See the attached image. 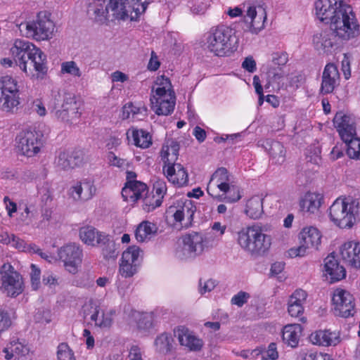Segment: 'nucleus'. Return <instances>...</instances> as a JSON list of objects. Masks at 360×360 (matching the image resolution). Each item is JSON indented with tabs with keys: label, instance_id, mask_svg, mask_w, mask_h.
Returning <instances> with one entry per match:
<instances>
[{
	"label": "nucleus",
	"instance_id": "1",
	"mask_svg": "<svg viewBox=\"0 0 360 360\" xmlns=\"http://www.w3.org/2000/svg\"><path fill=\"white\" fill-rule=\"evenodd\" d=\"M316 15L320 21L330 23L339 38L348 40L359 34V25L352 7L345 0H317Z\"/></svg>",
	"mask_w": 360,
	"mask_h": 360
},
{
	"label": "nucleus",
	"instance_id": "2",
	"mask_svg": "<svg viewBox=\"0 0 360 360\" xmlns=\"http://www.w3.org/2000/svg\"><path fill=\"white\" fill-rule=\"evenodd\" d=\"M15 63L27 75L43 79L48 71L46 54L32 43L17 39L11 48Z\"/></svg>",
	"mask_w": 360,
	"mask_h": 360
},
{
	"label": "nucleus",
	"instance_id": "3",
	"mask_svg": "<svg viewBox=\"0 0 360 360\" xmlns=\"http://www.w3.org/2000/svg\"><path fill=\"white\" fill-rule=\"evenodd\" d=\"M208 49L217 56H229L238 48L236 31L230 27L219 25L210 29L207 37Z\"/></svg>",
	"mask_w": 360,
	"mask_h": 360
},
{
	"label": "nucleus",
	"instance_id": "4",
	"mask_svg": "<svg viewBox=\"0 0 360 360\" xmlns=\"http://www.w3.org/2000/svg\"><path fill=\"white\" fill-rule=\"evenodd\" d=\"M359 202L352 196L337 198L329 208L331 221L341 229H350L356 222Z\"/></svg>",
	"mask_w": 360,
	"mask_h": 360
},
{
	"label": "nucleus",
	"instance_id": "5",
	"mask_svg": "<svg viewBox=\"0 0 360 360\" xmlns=\"http://www.w3.org/2000/svg\"><path fill=\"white\" fill-rule=\"evenodd\" d=\"M50 105L55 116L63 122L72 124L81 115V102L73 94L52 90Z\"/></svg>",
	"mask_w": 360,
	"mask_h": 360
},
{
	"label": "nucleus",
	"instance_id": "6",
	"mask_svg": "<svg viewBox=\"0 0 360 360\" xmlns=\"http://www.w3.org/2000/svg\"><path fill=\"white\" fill-rule=\"evenodd\" d=\"M240 246L252 254L264 253L271 246V237L262 233L259 226H251L238 233Z\"/></svg>",
	"mask_w": 360,
	"mask_h": 360
},
{
	"label": "nucleus",
	"instance_id": "7",
	"mask_svg": "<svg viewBox=\"0 0 360 360\" xmlns=\"http://www.w3.org/2000/svg\"><path fill=\"white\" fill-rule=\"evenodd\" d=\"M150 0H109L106 6L107 12H111L115 19L138 20L145 13Z\"/></svg>",
	"mask_w": 360,
	"mask_h": 360
},
{
	"label": "nucleus",
	"instance_id": "8",
	"mask_svg": "<svg viewBox=\"0 0 360 360\" xmlns=\"http://www.w3.org/2000/svg\"><path fill=\"white\" fill-rule=\"evenodd\" d=\"M20 33L26 37L33 38L37 41L47 40L51 37L54 25L45 16L37 15L35 20L17 24Z\"/></svg>",
	"mask_w": 360,
	"mask_h": 360
},
{
	"label": "nucleus",
	"instance_id": "9",
	"mask_svg": "<svg viewBox=\"0 0 360 360\" xmlns=\"http://www.w3.org/2000/svg\"><path fill=\"white\" fill-rule=\"evenodd\" d=\"M183 244L181 254L179 255L181 259L195 257L214 246L213 240L202 233L195 231H192L184 236Z\"/></svg>",
	"mask_w": 360,
	"mask_h": 360
},
{
	"label": "nucleus",
	"instance_id": "10",
	"mask_svg": "<svg viewBox=\"0 0 360 360\" xmlns=\"http://www.w3.org/2000/svg\"><path fill=\"white\" fill-rule=\"evenodd\" d=\"M19 89L17 82L6 75L0 79V108L6 112H14L18 110Z\"/></svg>",
	"mask_w": 360,
	"mask_h": 360
},
{
	"label": "nucleus",
	"instance_id": "11",
	"mask_svg": "<svg viewBox=\"0 0 360 360\" xmlns=\"http://www.w3.org/2000/svg\"><path fill=\"white\" fill-rule=\"evenodd\" d=\"M42 137L41 132L35 129L22 130L15 138L17 148L22 155L33 157L40 151Z\"/></svg>",
	"mask_w": 360,
	"mask_h": 360
},
{
	"label": "nucleus",
	"instance_id": "12",
	"mask_svg": "<svg viewBox=\"0 0 360 360\" xmlns=\"http://www.w3.org/2000/svg\"><path fill=\"white\" fill-rule=\"evenodd\" d=\"M2 287L8 296L16 297L23 291L22 278L9 263L0 268Z\"/></svg>",
	"mask_w": 360,
	"mask_h": 360
},
{
	"label": "nucleus",
	"instance_id": "13",
	"mask_svg": "<svg viewBox=\"0 0 360 360\" xmlns=\"http://www.w3.org/2000/svg\"><path fill=\"white\" fill-rule=\"evenodd\" d=\"M321 236L316 228H304L299 234L300 246L295 248H291L288 251V255L291 257H302L306 253L307 249L314 248L318 249L321 243Z\"/></svg>",
	"mask_w": 360,
	"mask_h": 360
},
{
	"label": "nucleus",
	"instance_id": "14",
	"mask_svg": "<svg viewBox=\"0 0 360 360\" xmlns=\"http://www.w3.org/2000/svg\"><path fill=\"white\" fill-rule=\"evenodd\" d=\"M59 259L64 263L67 271L75 274L82 261V250L75 243H69L61 247L58 251Z\"/></svg>",
	"mask_w": 360,
	"mask_h": 360
},
{
	"label": "nucleus",
	"instance_id": "15",
	"mask_svg": "<svg viewBox=\"0 0 360 360\" xmlns=\"http://www.w3.org/2000/svg\"><path fill=\"white\" fill-rule=\"evenodd\" d=\"M141 252V248L136 245L129 246L123 252L119 269L122 276L129 278L137 272Z\"/></svg>",
	"mask_w": 360,
	"mask_h": 360
},
{
	"label": "nucleus",
	"instance_id": "16",
	"mask_svg": "<svg viewBox=\"0 0 360 360\" xmlns=\"http://www.w3.org/2000/svg\"><path fill=\"white\" fill-rule=\"evenodd\" d=\"M354 297L349 292L337 289L332 298L334 312L336 316L348 318L354 316L355 311Z\"/></svg>",
	"mask_w": 360,
	"mask_h": 360
},
{
	"label": "nucleus",
	"instance_id": "17",
	"mask_svg": "<svg viewBox=\"0 0 360 360\" xmlns=\"http://www.w3.org/2000/svg\"><path fill=\"white\" fill-rule=\"evenodd\" d=\"M136 174L132 171L127 172V182L122 190V195L124 200L129 198L132 202H136L142 198L145 192H147L146 184L136 181Z\"/></svg>",
	"mask_w": 360,
	"mask_h": 360
},
{
	"label": "nucleus",
	"instance_id": "18",
	"mask_svg": "<svg viewBox=\"0 0 360 360\" xmlns=\"http://www.w3.org/2000/svg\"><path fill=\"white\" fill-rule=\"evenodd\" d=\"M333 123L345 144L354 139L356 135L353 118L342 112H338L335 114Z\"/></svg>",
	"mask_w": 360,
	"mask_h": 360
},
{
	"label": "nucleus",
	"instance_id": "19",
	"mask_svg": "<svg viewBox=\"0 0 360 360\" xmlns=\"http://www.w3.org/2000/svg\"><path fill=\"white\" fill-rule=\"evenodd\" d=\"M336 31L331 27L321 31L313 36L312 42L316 50L323 53H331L332 49L337 46Z\"/></svg>",
	"mask_w": 360,
	"mask_h": 360
},
{
	"label": "nucleus",
	"instance_id": "20",
	"mask_svg": "<svg viewBox=\"0 0 360 360\" xmlns=\"http://www.w3.org/2000/svg\"><path fill=\"white\" fill-rule=\"evenodd\" d=\"M231 179L228 170L225 167L217 169L212 175L207 185V191L209 195H212L211 191L217 188L223 193L231 192L232 186L230 185Z\"/></svg>",
	"mask_w": 360,
	"mask_h": 360
},
{
	"label": "nucleus",
	"instance_id": "21",
	"mask_svg": "<svg viewBox=\"0 0 360 360\" xmlns=\"http://www.w3.org/2000/svg\"><path fill=\"white\" fill-rule=\"evenodd\" d=\"M307 292L301 289L296 290L289 297L288 311L292 317L298 318L303 323L306 321L304 313L303 304L307 298Z\"/></svg>",
	"mask_w": 360,
	"mask_h": 360
},
{
	"label": "nucleus",
	"instance_id": "22",
	"mask_svg": "<svg viewBox=\"0 0 360 360\" xmlns=\"http://www.w3.org/2000/svg\"><path fill=\"white\" fill-rule=\"evenodd\" d=\"M343 261L348 265L360 269V243L348 241L340 249Z\"/></svg>",
	"mask_w": 360,
	"mask_h": 360
},
{
	"label": "nucleus",
	"instance_id": "23",
	"mask_svg": "<svg viewBox=\"0 0 360 360\" xmlns=\"http://www.w3.org/2000/svg\"><path fill=\"white\" fill-rule=\"evenodd\" d=\"M340 74L338 68L333 63L326 65L321 85V92L323 94H330L338 84Z\"/></svg>",
	"mask_w": 360,
	"mask_h": 360
},
{
	"label": "nucleus",
	"instance_id": "24",
	"mask_svg": "<svg viewBox=\"0 0 360 360\" xmlns=\"http://www.w3.org/2000/svg\"><path fill=\"white\" fill-rule=\"evenodd\" d=\"M176 333L180 344L186 346L191 351L198 352L202 348L204 345L202 340L196 336L188 328L184 326H179Z\"/></svg>",
	"mask_w": 360,
	"mask_h": 360
},
{
	"label": "nucleus",
	"instance_id": "25",
	"mask_svg": "<svg viewBox=\"0 0 360 360\" xmlns=\"http://www.w3.org/2000/svg\"><path fill=\"white\" fill-rule=\"evenodd\" d=\"M83 160V153L79 150L60 152L56 163L58 167L64 170L73 169L79 166Z\"/></svg>",
	"mask_w": 360,
	"mask_h": 360
},
{
	"label": "nucleus",
	"instance_id": "26",
	"mask_svg": "<svg viewBox=\"0 0 360 360\" xmlns=\"http://www.w3.org/2000/svg\"><path fill=\"white\" fill-rule=\"evenodd\" d=\"M309 339L314 345L323 347L335 346L341 341L340 333L330 330H316L310 335Z\"/></svg>",
	"mask_w": 360,
	"mask_h": 360
},
{
	"label": "nucleus",
	"instance_id": "27",
	"mask_svg": "<svg viewBox=\"0 0 360 360\" xmlns=\"http://www.w3.org/2000/svg\"><path fill=\"white\" fill-rule=\"evenodd\" d=\"M96 188L89 180L77 181L70 189V194L75 200H88L92 198Z\"/></svg>",
	"mask_w": 360,
	"mask_h": 360
},
{
	"label": "nucleus",
	"instance_id": "28",
	"mask_svg": "<svg viewBox=\"0 0 360 360\" xmlns=\"http://www.w3.org/2000/svg\"><path fill=\"white\" fill-rule=\"evenodd\" d=\"M324 271L326 276H330L331 283L340 281L346 276L345 268L340 265L333 253L324 259Z\"/></svg>",
	"mask_w": 360,
	"mask_h": 360
},
{
	"label": "nucleus",
	"instance_id": "29",
	"mask_svg": "<svg viewBox=\"0 0 360 360\" xmlns=\"http://www.w3.org/2000/svg\"><path fill=\"white\" fill-rule=\"evenodd\" d=\"M96 245L102 248V254L105 259H115L118 255L115 243L110 240L108 235L99 233L97 235Z\"/></svg>",
	"mask_w": 360,
	"mask_h": 360
},
{
	"label": "nucleus",
	"instance_id": "30",
	"mask_svg": "<svg viewBox=\"0 0 360 360\" xmlns=\"http://www.w3.org/2000/svg\"><path fill=\"white\" fill-rule=\"evenodd\" d=\"M263 146L276 163L282 164L285 160V150L283 145L277 141L266 139Z\"/></svg>",
	"mask_w": 360,
	"mask_h": 360
},
{
	"label": "nucleus",
	"instance_id": "31",
	"mask_svg": "<svg viewBox=\"0 0 360 360\" xmlns=\"http://www.w3.org/2000/svg\"><path fill=\"white\" fill-rule=\"evenodd\" d=\"M302 328L300 324H290L284 327L283 340L288 346L296 347L298 345Z\"/></svg>",
	"mask_w": 360,
	"mask_h": 360
},
{
	"label": "nucleus",
	"instance_id": "32",
	"mask_svg": "<svg viewBox=\"0 0 360 360\" xmlns=\"http://www.w3.org/2000/svg\"><path fill=\"white\" fill-rule=\"evenodd\" d=\"M88 5L87 13L90 16H94L96 21L103 22L107 18L106 6L105 0H86Z\"/></svg>",
	"mask_w": 360,
	"mask_h": 360
},
{
	"label": "nucleus",
	"instance_id": "33",
	"mask_svg": "<svg viewBox=\"0 0 360 360\" xmlns=\"http://www.w3.org/2000/svg\"><path fill=\"white\" fill-rule=\"evenodd\" d=\"M322 196L319 193H307L300 202L302 211L314 213L321 205Z\"/></svg>",
	"mask_w": 360,
	"mask_h": 360
},
{
	"label": "nucleus",
	"instance_id": "34",
	"mask_svg": "<svg viewBox=\"0 0 360 360\" xmlns=\"http://www.w3.org/2000/svg\"><path fill=\"white\" fill-rule=\"evenodd\" d=\"M158 227L148 221H142L135 231V237L139 242H144L157 234Z\"/></svg>",
	"mask_w": 360,
	"mask_h": 360
},
{
	"label": "nucleus",
	"instance_id": "35",
	"mask_svg": "<svg viewBox=\"0 0 360 360\" xmlns=\"http://www.w3.org/2000/svg\"><path fill=\"white\" fill-rule=\"evenodd\" d=\"M176 96L174 91H170L169 98L157 100L155 113L158 115H169L174 109Z\"/></svg>",
	"mask_w": 360,
	"mask_h": 360
},
{
	"label": "nucleus",
	"instance_id": "36",
	"mask_svg": "<svg viewBox=\"0 0 360 360\" xmlns=\"http://www.w3.org/2000/svg\"><path fill=\"white\" fill-rule=\"evenodd\" d=\"M263 199L255 195L251 198L246 203V214L252 219H258L263 214Z\"/></svg>",
	"mask_w": 360,
	"mask_h": 360
},
{
	"label": "nucleus",
	"instance_id": "37",
	"mask_svg": "<svg viewBox=\"0 0 360 360\" xmlns=\"http://www.w3.org/2000/svg\"><path fill=\"white\" fill-rule=\"evenodd\" d=\"M175 167L169 165L165 172L167 179L179 187L186 186L188 181V175L186 171L175 172Z\"/></svg>",
	"mask_w": 360,
	"mask_h": 360
},
{
	"label": "nucleus",
	"instance_id": "38",
	"mask_svg": "<svg viewBox=\"0 0 360 360\" xmlns=\"http://www.w3.org/2000/svg\"><path fill=\"white\" fill-rule=\"evenodd\" d=\"M131 136L134 144L141 148H147L152 144L150 134L143 129H133Z\"/></svg>",
	"mask_w": 360,
	"mask_h": 360
},
{
	"label": "nucleus",
	"instance_id": "39",
	"mask_svg": "<svg viewBox=\"0 0 360 360\" xmlns=\"http://www.w3.org/2000/svg\"><path fill=\"white\" fill-rule=\"evenodd\" d=\"M268 83L265 85L267 88L269 85H276L275 88L279 89L283 85L285 73L281 68L271 67L267 71Z\"/></svg>",
	"mask_w": 360,
	"mask_h": 360
},
{
	"label": "nucleus",
	"instance_id": "40",
	"mask_svg": "<svg viewBox=\"0 0 360 360\" xmlns=\"http://www.w3.org/2000/svg\"><path fill=\"white\" fill-rule=\"evenodd\" d=\"M102 233L98 232L93 226H84L79 229V237L81 240L87 245H95L96 244L97 235Z\"/></svg>",
	"mask_w": 360,
	"mask_h": 360
},
{
	"label": "nucleus",
	"instance_id": "41",
	"mask_svg": "<svg viewBox=\"0 0 360 360\" xmlns=\"http://www.w3.org/2000/svg\"><path fill=\"white\" fill-rule=\"evenodd\" d=\"M214 190L215 188H212V190L211 191L212 195H210L219 202L224 201L226 202L233 203L238 201L241 198L238 189H237L234 186H232L231 192L223 193L221 195H215Z\"/></svg>",
	"mask_w": 360,
	"mask_h": 360
},
{
	"label": "nucleus",
	"instance_id": "42",
	"mask_svg": "<svg viewBox=\"0 0 360 360\" xmlns=\"http://www.w3.org/2000/svg\"><path fill=\"white\" fill-rule=\"evenodd\" d=\"M173 338L171 335L162 333L158 336L155 340L157 350L160 353L166 354L171 350Z\"/></svg>",
	"mask_w": 360,
	"mask_h": 360
},
{
	"label": "nucleus",
	"instance_id": "43",
	"mask_svg": "<svg viewBox=\"0 0 360 360\" xmlns=\"http://www.w3.org/2000/svg\"><path fill=\"white\" fill-rule=\"evenodd\" d=\"M257 14V12L255 6L248 7L245 18H248L250 20L249 25H248V30L253 34H257L263 28L264 22L261 25H259L260 21H257L255 20Z\"/></svg>",
	"mask_w": 360,
	"mask_h": 360
},
{
	"label": "nucleus",
	"instance_id": "44",
	"mask_svg": "<svg viewBox=\"0 0 360 360\" xmlns=\"http://www.w3.org/2000/svg\"><path fill=\"white\" fill-rule=\"evenodd\" d=\"M193 208V206L191 205V203H189L188 205L185 204L181 209H176L175 207H170L169 212H174L173 217L174 220L176 222H181L184 219L185 216V211H186L188 219V220L191 221L194 214V210Z\"/></svg>",
	"mask_w": 360,
	"mask_h": 360
},
{
	"label": "nucleus",
	"instance_id": "45",
	"mask_svg": "<svg viewBox=\"0 0 360 360\" xmlns=\"http://www.w3.org/2000/svg\"><path fill=\"white\" fill-rule=\"evenodd\" d=\"M148 191L144 193L143 196V209L147 212H150L154 210L156 207H160L162 202V197H155L154 194L152 195H147Z\"/></svg>",
	"mask_w": 360,
	"mask_h": 360
},
{
	"label": "nucleus",
	"instance_id": "46",
	"mask_svg": "<svg viewBox=\"0 0 360 360\" xmlns=\"http://www.w3.org/2000/svg\"><path fill=\"white\" fill-rule=\"evenodd\" d=\"M154 326V314L142 313L137 320V327L141 330H148Z\"/></svg>",
	"mask_w": 360,
	"mask_h": 360
},
{
	"label": "nucleus",
	"instance_id": "47",
	"mask_svg": "<svg viewBox=\"0 0 360 360\" xmlns=\"http://www.w3.org/2000/svg\"><path fill=\"white\" fill-rule=\"evenodd\" d=\"M347 153L350 158H356L360 159V139H352L348 143L345 144Z\"/></svg>",
	"mask_w": 360,
	"mask_h": 360
},
{
	"label": "nucleus",
	"instance_id": "48",
	"mask_svg": "<svg viewBox=\"0 0 360 360\" xmlns=\"http://www.w3.org/2000/svg\"><path fill=\"white\" fill-rule=\"evenodd\" d=\"M61 72L77 77H79L82 75L79 68L75 61H67L63 63L61 65Z\"/></svg>",
	"mask_w": 360,
	"mask_h": 360
},
{
	"label": "nucleus",
	"instance_id": "49",
	"mask_svg": "<svg viewBox=\"0 0 360 360\" xmlns=\"http://www.w3.org/2000/svg\"><path fill=\"white\" fill-rule=\"evenodd\" d=\"M57 356L58 360H75L72 351L65 343H61L59 345Z\"/></svg>",
	"mask_w": 360,
	"mask_h": 360
},
{
	"label": "nucleus",
	"instance_id": "50",
	"mask_svg": "<svg viewBox=\"0 0 360 360\" xmlns=\"http://www.w3.org/2000/svg\"><path fill=\"white\" fill-rule=\"evenodd\" d=\"M146 111L147 108L146 107L137 108L134 106L131 103H129L125 104L122 108V117L123 119H128L131 113L134 115Z\"/></svg>",
	"mask_w": 360,
	"mask_h": 360
},
{
	"label": "nucleus",
	"instance_id": "51",
	"mask_svg": "<svg viewBox=\"0 0 360 360\" xmlns=\"http://www.w3.org/2000/svg\"><path fill=\"white\" fill-rule=\"evenodd\" d=\"M11 244L15 249L22 252H31L30 246H32L33 244L27 245L26 243L22 239L18 238L14 234H11Z\"/></svg>",
	"mask_w": 360,
	"mask_h": 360
},
{
	"label": "nucleus",
	"instance_id": "52",
	"mask_svg": "<svg viewBox=\"0 0 360 360\" xmlns=\"http://www.w3.org/2000/svg\"><path fill=\"white\" fill-rule=\"evenodd\" d=\"M31 270L30 277L32 288L33 290H36L40 285L41 271L35 264H31Z\"/></svg>",
	"mask_w": 360,
	"mask_h": 360
},
{
	"label": "nucleus",
	"instance_id": "53",
	"mask_svg": "<svg viewBox=\"0 0 360 360\" xmlns=\"http://www.w3.org/2000/svg\"><path fill=\"white\" fill-rule=\"evenodd\" d=\"M250 297L249 293L240 291L231 298V302L232 304H235L240 307L248 302Z\"/></svg>",
	"mask_w": 360,
	"mask_h": 360
},
{
	"label": "nucleus",
	"instance_id": "54",
	"mask_svg": "<svg viewBox=\"0 0 360 360\" xmlns=\"http://www.w3.org/2000/svg\"><path fill=\"white\" fill-rule=\"evenodd\" d=\"M109 163L112 166L117 167L119 168L124 167L125 165H128V162L125 159L118 158L112 152H110L108 155Z\"/></svg>",
	"mask_w": 360,
	"mask_h": 360
},
{
	"label": "nucleus",
	"instance_id": "55",
	"mask_svg": "<svg viewBox=\"0 0 360 360\" xmlns=\"http://www.w3.org/2000/svg\"><path fill=\"white\" fill-rule=\"evenodd\" d=\"M288 60V56L285 53H275L272 56V63L278 68L285 65Z\"/></svg>",
	"mask_w": 360,
	"mask_h": 360
},
{
	"label": "nucleus",
	"instance_id": "56",
	"mask_svg": "<svg viewBox=\"0 0 360 360\" xmlns=\"http://www.w3.org/2000/svg\"><path fill=\"white\" fill-rule=\"evenodd\" d=\"M216 286L215 281L209 279L203 283L202 279L199 281V291L200 294L203 295L205 292L212 291Z\"/></svg>",
	"mask_w": 360,
	"mask_h": 360
},
{
	"label": "nucleus",
	"instance_id": "57",
	"mask_svg": "<svg viewBox=\"0 0 360 360\" xmlns=\"http://www.w3.org/2000/svg\"><path fill=\"white\" fill-rule=\"evenodd\" d=\"M11 325L9 314L4 311H0V333L6 330Z\"/></svg>",
	"mask_w": 360,
	"mask_h": 360
},
{
	"label": "nucleus",
	"instance_id": "58",
	"mask_svg": "<svg viewBox=\"0 0 360 360\" xmlns=\"http://www.w3.org/2000/svg\"><path fill=\"white\" fill-rule=\"evenodd\" d=\"M153 190L155 192V197H164L167 192L166 183L163 180L158 179L153 184Z\"/></svg>",
	"mask_w": 360,
	"mask_h": 360
},
{
	"label": "nucleus",
	"instance_id": "59",
	"mask_svg": "<svg viewBox=\"0 0 360 360\" xmlns=\"http://www.w3.org/2000/svg\"><path fill=\"white\" fill-rule=\"evenodd\" d=\"M242 68L249 72H254L257 69L256 62L252 56L246 57L242 63Z\"/></svg>",
	"mask_w": 360,
	"mask_h": 360
},
{
	"label": "nucleus",
	"instance_id": "60",
	"mask_svg": "<svg viewBox=\"0 0 360 360\" xmlns=\"http://www.w3.org/2000/svg\"><path fill=\"white\" fill-rule=\"evenodd\" d=\"M263 355L271 359H277L278 353L276 349V345L274 342L269 344L267 350L263 349Z\"/></svg>",
	"mask_w": 360,
	"mask_h": 360
},
{
	"label": "nucleus",
	"instance_id": "61",
	"mask_svg": "<svg viewBox=\"0 0 360 360\" xmlns=\"http://www.w3.org/2000/svg\"><path fill=\"white\" fill-rule=\"evenodd\" d=\"M112 312H110V314H104L102 316V320L99 321V323H96V326L102 328H109L112 324V319L111 317V314Z\"/></svg>",
	"mask_w": 360,
	"mask_h": 360
},
{
	"label": "nucleus",
	"instance_id": "62",
	"mask_svg": "<svg viewBox=\"0 0 360 360\" xmlns=\"http://www.w3.org/2000/svg\"><path fill=\"white\" fill-rule=\"evenodd\" d=\"M31 109L32 111L36 112L40 116H44L46 115V111L45 107L39 100H36L32 102Z\"/></svg>",
	"mask_w": 360,
	"mask_h": 360
},
{
	"label": "nucleus",
	"instance_id": "63",
	"mask_svg": "<svg viewBox=\"0 0 360 360\" xmlns=\"http://www.w3.org/2000/svg\"><path fill=\"white\" fill-rule=\"evenodd\" d=\"M170 91H174V90L162 86H158L155 89V94L156 96H158V98L154 97V98L155 99V101L167 98H169V94L170 93Z\"/></svg>",
	"mask_w": 360,
	"mask_h": 360
},
{
	"label": "nucleus",
	"instance_id": "64",
	"mask_svg": "<svg viewBox=\"0 0 360 360\" xmlns=\"http://www.w3.org/2000/svg\"><path fill=\"white\" fill-rule=\"evenodd\" d=\"M193 134L199 143H202L207 136L206 131L198 126L193 129Z\"/></svg>",
	"mask_w": 360,
	"mask_h": 360
}]
</instances>
